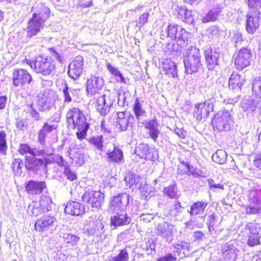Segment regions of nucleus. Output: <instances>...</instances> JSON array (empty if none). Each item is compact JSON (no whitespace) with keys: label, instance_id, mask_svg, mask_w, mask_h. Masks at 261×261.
Returning a JSON list of instances; mask_svg holds the SVG:
<instances>
[{"label":"nucleus","instance_id":"ddd939ff","mask_svg":"<svg viewBox=\"0 0 261 261\" xmlns=\"http://www.w3.org/2000/svg\"><path fill=\"white\" fill-rule=\"evenodd\" d=\"M156 233L165 239L169 243L172 242L173 234L176 231V229L174 225L167 222L157 225L155 228Z\"/></svg>","mask_w":261,"mask_h":261},{"label":"nucleus","instance_id":"b1692460","mask_svg":"<svg viewBox=\"0 0 261 261\" xmlns=\"http://www.w3.org/2000/svg\"><path fill=\"white\" fill-rule=\"evenodd\" d=\"M46 186L45 181L30 180L25 184V188L28 193L34 195L40 194Z\"/></svg>","mask_w":261,"mask_h":261},{"label":"nucleus","instance_id":"dca6fc26","mask_svg":"<svg viewBox=\"0 0 261 261\" xmlns=\"http://www.w3.org/2000/svg\"><path fill=\"white\" fill-rule=\"evenodd\" d=\"M114 96L104 94L97 100L96 109L101 115H107L110 111V108L114 101Z\"/></svg>","mask_w":261,"mask_h":261},{"label":"nucleus","instance_id":"c85d7f7f","mask_svg":"<svg viewBox=\"0 0 261 261\" xmlns=\"http://www.w3.org/2000/svg\"><path fill=\"white\" fill-rule=\"evenodd\" d=\"M93 225L92 228H89L87 225L84 226V233H87L88 235H94L96 234H101L104 231L103 229L104 228V225L101 220H97L94 222H92Z\"/></svg>","mask_w":261,"mask_h":261},{"label":"nucleus","instance_id":"4be33fe9","mask_svg":"<svg viewBox=\"0 0 261 261\" xmlns=\"http://www.w3.org/2000/svg\"><path fill=\"white\" fill-rule=\"evenodd\" d=\"M144 126L147 130V134L149 137L156 142L160 134L159 129V125L156 119L148 120L144 123Z\"/></svg>","mask_w":261,"mask_h":261},{"label":"nucleus","instance_id":"20e7f679","mask_svg":"<svg viewBox=\"0 0 261 261\" xmlns=\"http://www.w3.org/2000/svg\"><path fill=\"white\" fill-rule=\"evenodd\" d=\"M201 54L199 49L193 46H190L184 53V63L186 72L192 74L198 71L201 67Z\"/></svg>","mask_w":261,"mask_h":261},{"label":"nucleus","instance_id":"6e6d98bb","mask_svg":"<svg viewBox=\"0 0 261 261\" xmlns=\"http://www.w3.org/2000/svg\"><path fill=\"white\" fill-rule=\"evenodd\" d=\"M149 13H144L137 20V25L140 28L143 27L147 21Z\"/></svg>","mask_w":261,"mask_h":261},{"label":"nucleus","instance_id":"0eeeda50","mask_svg":"<svg viewBox=\"0 0 261 261\" xmlns=\"http://www.w3.org/2000/svg\"><path fill=\"white\" fill-rule=\"evenodd\" d=\"M104 194L99 191L88 189L82 197V200L91 205L92 207L99 208L104 199Z\"/></svg>","mask_w":261,"mask_h":261},{"label":"nucleus","instance_id":"ea45409f","mask_svg":"<svg viewBox=\"0 0 261 261\" xmlns=\"http://www.w3.org/2000/svg\"><path fill=\"white\" fill-rule=\"evenodd\" d=\"M164 192L171 198H177L179 196L177 186L175 184L165 188Z\"/></svg>","mask_w":261,"mask_h":261},{"label":"nucleus","instance_id":"e2e57ef3","mask_svg":"<svg viewBox=\"0 0 261 261\" xmlns=\"http://www.w3.org/2000/svg\"><path fill=\"white\" fill-rule=\"evenodd\" d=\"M254 165L261 170V152L258 153L254 156Z\"/></svg>","mask_w":261,"mask_h":261},{"label":"nucleus","instance_id":"4c0bfd02","mask_svg":"<svg viewBox=\"0 0 261 261\" xmlns=\"http://www.w3.org/2000/svg\"><path fill=\"white\" fill-rule=\"evenodd\" d=\"M226 153L222 149L217 150L212 156L213 161L220 164H223L225 163L226 161Z\"/></svg>","mask_w":261,"mask_h":261},{"label":"nucleus","instance_id":"864d4df0","mask_svg":"<svg viewBox=\"0 0 261 261\" xmlns=\"http://www.w3.org/2000/svg\"><path fill=\"white\" fill-rule=\"evenodd\" d=\"M208 182V185L211 190L213 191L216 192L218 191V189H221V190H224V186L222 184H216L214 180L212 179H208L207 180Z\"/></svg>","mask_w":261,"mask_h":261},{"label":"nucleus","instance_id":"aec40b11","mask_svg":"<svg viewBox=\"0 0 261 261\" xmlns=\"http://www.w3.org/2000/svg\"><path fill=\"white\" fill-rule=\"evenodd\" d=\"M56 219L49 215H44L38 219L35 224V229L42 232L50 226H56Z\"/></svg>","mask_w":261,"mask_h":261},{"label":"nucleus","instance_id":"58836bf2","mask_svg":"<svg viewBox=\"0 0 261 261\" xmlns=\"http://www.w3.org/2000/svg\"><path fill=\"white\" fill-rule=\"evenodd\" d=\"M246 229L249 231L248 234L261 236L260 225L256 223H248L246 226Z\"/></svg>","mask_w":261,"mask_h":261},{"label":"nucleus","instance_id":"7c9ffc66","mask_svg":"<svg viewBox=\"0 0 261 261\" xmlns=\"http://www.w3.org/2000/svg\"><path fill=\"white\" fill-rule=\"evenodd\" d=\"M131 218L127 216L126 213H117V215L111 218V224L118 226L129 224Z\"/></svg>","mask_w":261,"mask_h":261},{"label":"nucleus","instance_id":"72a5a7b5","mask_svg":"<svg viewBox=\"0 0 261 261\" xmlns=\"http://www.w3.org/2000/svg\"><path fill=\"white\" fill-rule=\"evenodd\" d=\"M140 192L142 197H144L145 200L149 199L155 193V188L146 184L141 186Z\"/></svg>","mask_w":261,"mask_h":261},{"label":"nucleus","instance_id":"de8ad7c7","mask_svg":"<svg viewBox=\"0 0 261 261\" xmlns=\"http://www.w3.org/2000/svg\"><path fill=\"white\" fill-rule=\"evenodd\" d=\"M64 241L67 244H71L72 245H76L80 240L77 236L72 234H66L63 236Z\"/></svg>","mask_w":261,"mask_h":261},{"label":"nucleus","instance_id":"423d86ee","mask_svg":"<svg viewBox=\"0 0 261 261\" xmlns=\"http://www.w3.org/2000/svg\"><path fill=\"white\" fill-rule=\"evenodd\" d=\"M168 36L178 42L182 41L186 43L188 41L190 34L181 26L171 23L168 25Z\"/></svg>","mask_w":261,"mask_h":261},{"label":"nucleus","instance_id":"e433bc0d","mask_svg":"<svg viewBox=\"0 0 261 261\" xmlns=\"http://www.w3.org/2000/svg\"><path fill=\"white\" fill-rule=\"evenodd\" d=\"M133 111L137 119H140L146 114L145 111L142 108L138 98H136L133 106Z\"/></svg>","mask_w":261,"mask_h":261},{"label":"nucleus","instance_id":"a878e982","mask_svg":"<svg viewBox=\"0 0 261 261\" xmlns=\"http://www.w3.org/2000/svg\"><path fill=\"white\" fill-rule=\"evenodd\" d=\"M248 200L250 204L247 211L249 209L250 212H261V203L259 201L257 191L251 190L249 192Z\"/></svg>","mask_w":261,"mask_h":261},{"label":"nucleus","instance_id":"2f4dec72","mask_svg":"<svg viewBox=\"0 0 261 261\" xmlns=\"http://www.w3.org/2000/svg\"><path fill=\"white\" fill-rule=\"evenodd\" d=\"M64 212H85V209L79 202L71 201L67 203Z\"/></svg>","mask_w":261,"mask_h":261},{"label":"nucleus","instance_id":"69168bd1","mask_svg":"<svg viewBox=\"0 0 261 261\" xmlns=\"http://www.w3.org/2000/svg\"><path fill=\"white\" fill-rule=\"evenodd\" d=\"M113 76L115 77V80L117 82L120 83H126V79L123 77L119 70H118L116 74H114Z\"/></svg>","mask_w":261,"mask_h":261},{"label":"nucleus","instance_id":"6e6552de","mask_svg":"<svg viewBox=\"0 0 261 261\" xmlns=\"http://www.w3.org/2000/svg\"><path fill=\"white\" fill-rule=\"evenodd\" d=\"M252 57V54L250 49L242 48L240 49L234 61L236 68L242 70L248 66L250 64Z\"/></svg>","mask_w":261,"mask_h":261},{"label":"nucleus","instance_id":"f3484780","mask_svg":"<svg viewBox=\"0 0 261 261\" xmlns=\"http://www.w3.org/2000/svg\"><path fill=\"white\" fill-rule=\"evenodd\" d=\"M107 161L109 163L118 165L124 162L123 152L118 146L114 145L113 149H109L106 154Z\"/></svg>","mask_w":261,"mask_h":261},{"label":"nucleus","instance_id":"f03ea898","mask_svg":"<svg viewBox=\"0 0 261 261\" xmlns=\"http://www.w3.org/2000/svg\"><path fill=\"white\" fill-rule=\"evenodd\" d=\"M66 119L69 127L77 129V138L80 140L84 139L87 135L89 124L86 121L82 111L76 108H71L66 114Z\"/></svg>","mask_w":261,"mask_h":261},{"label":"nucleus","instance_id":"f257e3e1","mask_svg":"<svg viewBox=\"0 0 261 261\" xmlns=\"http://www.w3.org/2000/svg\"><path fill=\"white\" fill-rule=\"evenodd\" d=\"M51 56L50 57L39 56L36 58L34 63L28 60L26 58L22 62H26L32 68L34 65V70L37 73H40L43 75H48L55 69L56 64L55 60L60 63H62L63 62V57L54 49H51Z\"/></svg>","mask_w":261,"mask_h":261},{"label":"nucleus","instance_id":"49530a36","mask_svg":"<svg viewBox=\"0 0 261 261\" xmlns=\"http://www.w3.org/2000/svg\"><path fill=\"white\" fill-rule=\"evenodd\" d=\"M128 254L126 249L121 250L116 256H111L110 261H127Z\"/></svg>","mask_w":261,"mask_h":261},{"label":"nucleus","instance_id":"a18cd8bd","mask_svg":"<svg viewBox=\"0 0 261 261\" xmlns=\"http://www.w3.org/2000/svg\"><path fill=\"white\" fill-rule=\"evenodd\" d=\"M19 152L22 155L29 153L32 155L37 153V149L32 148L28 144H21L19 145Z\"/></svg>","mask_w":261,"mask_h":261},{"label":"nucleus","instance_id":"338daca9","mask_svg":"<svg viewBox=\"0 0 261 261\" xmlns=\"http://www.w3.org/2000/svg\"><path fill=\"white\" fill-rule=\"evenodd\" d=\"M215 224V216L213 213L210 217L207 222V226L210 231L214 230V226Z\"/></svg>","mask_w":261,"mask_h":261},{"label":"nucleus","instance_id":"c756f323","mask_svg":"<svg viewBox=\"0 0 261 261\" xmlns=\"http://www.w3.org/2000/svg\"><path fill=\"white\" fill-rule=\"evenodd\" d=\"M163 70L166 74L173 77H176L178 76L175 64L169 59H166L163 62Z\"/></svg>","mask_w":261,"mask_h":261},{"label":"nucleus","instance_id":"8fccbe9b","mask_svg":"<svg viewBox=\"0 0 261 261\" xmlns=\"http://www.w3.org/2000/svg\"><path fill=\"white\" fill-rule=\"evenodd\" d=\"M89 142L94 145L95 147L99 150L101 151L102 149V137L101 136H97L96 137H92L90 140Z\"/></svg>","mask_w":261,"mask_h":261},{"label":"nucleus","instance_id":"5701e85b","mask_svg":"<svg viewBox=\"0 0 261 261\" xmlns=\"http://www.w3.org/2000/svg\"><path fill=\"white\" fill-rule=\"evenodd\" d=\"M245 81V80L244 76L240 75L237 72H233L229 78V88L233 90L234 92L239 93Z\"/></svg>","mask_w":261,"mask_h":261},{"label":"nucleus","instance_id":"0e129e2a","mask_svg":"<svg viewBox=\"0 0 261 261\" xmlns=\"http://www.w3.org/2000/svg\"><path fill=\"white\" fill-rule=\"evenodd\" d=\"M113 76L115 77V80L117 82L120 83H126V79L123 77L119 70H118L116 74H114Z\"/></svg>","mask_w":261,"mask_h":261},{"label":"nucleus","instance_id":"680f3d73","mask_svg":"<svg viewBox=\"0 0 261 261\" xmlns=\"http://www.w3.org/2000/svg\"><path fill=\"white\" fill-rule=\"evenodd\" d=\"M177 259V257L171 253H168L164 256L159 258L158 261H173Z\"/></svg>","mask_w":261,"mask_h":261},{"label":"nucleus","instance_id":"4468645a","mask_svg":"<svg viewBox=\"0 0 261 261\" xmlns=\"http://www.w3.org/2000/svg\"><path fill=\"white\" fill-rule=\"evenodd\" d=\"M83 58L82 56H77L70 63L68 68V74L73 80L79 78L83 70Z\"/></svg>","mask_w":261,"mask_h":261},{"label":"nucleus","instance_id":"13d9d810","mask_svg":"<svg viewBox=\"0 0 261 261\" xmlns=\"http://www.w3.org/2000/svg\"><path fill=\"white\" fill-rule=\"evenodd\" d=\"M64 174L67 178L71 181H73L76 178L75 174L71 172L68 167L65 168Z\"/></svg>","mask_w":261,"mask_h":261},{"label":"nucleus","instance_id":"09e8293b","mask_svg":"<svg viewBox=\"0 0 261 261\" xmlns=\"http://www.w3.org/2000/svg\"><path fill=\"white\" fill-rule=\"evenodd\" d=\"M207 205V202L198 201L194 203L191 207V210L194 212H203Z\"/></svg>","mask_w":261,"mask_h":261},{"label":"nucleus","instance_id":"1a4fd4ad","mask_svg":"<svg viewBox=\"0 0 261 261\" xmlns=\"http://www.w3.org/2000/svg\"><path fill=\"white\" fill-rule=\"evenodd\" d=\"M129 195L126 193L114 196L110 201V210L112 211H125L129 203Z\"/></svg>","mask_w":261,"mask_h":261},{"label":"nucleus","instance_id":"cd10ccee","mask_svg":"<svg viewBox=\"0 0 261 261\" xmlns=\"http://www.w3.org/2000/svg\"><path fill=\"white\" fill-rule=\"evenodd\" d=\"M43 164V160L37 159L34 156L31 158L27 157L25 167L27 170L35 172L40 169Z\"/></svg>","mask_w":261,"mask_h":261},{"label":"nucleus","instance_id":"f704fd0d","mask_svg":"<svg viewBox=\"0 0 261 261\" xmlns=\"http://www.w3.org/2000/svg\"><path fill=\"white\" fill-rule=\"evenodd\" d=\"M135 154L140 158L146 159L149 154V147L147 144H139L135 149Z\"/></svg>","mask_w":261,"mask_h":261},{"label":"nucleus","instance_id":"9b49d317","mask_svg":"<svg viewBox=\"0 0 261 261\" xmlns=\"http://www.w3.org/2000/svg\"><path fill=\"white\" fill-rule=\"evenodd\" d=\"M12 79L14 86L21 87L30 84L32 81V76L25 69H16L13 72Z\"/></svg>","mask_w":261,"mask_h":261},{"label":"nucleus","instance_id":"bb28decb","mask_svg":"<svg viewBox=\"0 0 261 261\" xmlns=\"http://www.w3.org/2000/svg\"><path fill=\"white\" fill-rule=\"evenodd\" d=\"M59 100H54L46 97L40 98L38 101V109L41 111H46L51 110L54 107L56 109L55 105L59 103Z\"/></svg>","mask_w":261,"mask_h":261},{"label":"nucleus","instance_id":"6ab92c4d","mask_svg":"<svg viewBox=\"0 0 261 261\" xmlns=\"http://www.w3.org/2000/svg\"><path fill=\"white\" fill-rule=\"evenodd\" d=\"M221 53L219 48H209L205 50V58L210 70H213L218 64Z\"/></svg>","mask_w":261,"mask_h":261},{"label":"nucleus","instance_id":"3c124183","mask_svg":"<svg viewBox=\"0 0 261 261\" xmlns=\"http://www.w3.org/2000/svg\"><path fill=\"white\" fill-rule=\"evenodd\" d=\"M72 89H69L67 84H65V87L63 89V97L65 102L69 103L72 101L71 93H72Z\"/></svg>","mask_w":261,"mask_h":261},{"label":"nucleus","instance_id":"c03bdc74","mask_svg":"<svg viewBox=\"0 0 261 261\" xmlns=\"http://www.w3.org/2000/svg\"><path fill=\"white\" fill-rule=\"evenodd\" d=\"M242 107L246 111L253 112L256 109L255 102L251 99L244 100L241 103Z\"/></svg>","mask_w":261,"mask_h":261},{"label":"nucleus","instance_id":"a19ab883","mask_svg":"<svg viewBox=\"0 0 261 261\" xmlns=\"http://www.w3.org/2000/svg\"><path fill=\"white\" fill-rule=\"evenodd\" d=\"M252 90L254 95L257 97L261 98V77L254 79Z\"/></svg>","mask_w":261,"mask_h":261},{"label":"nucleus","instance_id":"bf43d9fd","mask_svg":"<svg viewBox=\"0 0 261 261\" xmlns=\"http://www.w3.org/2000/svg\"><path fill=\"white\" fill-rule=\"evenodd\" d=\"M191 11L187 10L184 15V19L182 21H186L188 23H192L194 21V16L192 15Z\"/></svg>","mask_w":261,"mask_h":261},{"label":"nucleus","instance_id":"c9c22d12","mask_svg":"<svg viewBox=\"0 0 261 261\" xmlns=\"http://www.w3.org/2000/svg\"><path fill=\"white\" fill-rule=\"evenodd\" d=\"M124 180L126 186L133 190L139 182L140 178L136 174H128L125 176Z\"/></svg>","mask_w":261,"mask_h":261},{"label":"nucleus","instance_id":"79ce46f5","mask_svg":"<svg viewBox=\"0 0 261 261\" xmlns=\"http://www.w3.org/2000/svg\"><path fill=\"white\" fill-rule=\"evenodd\" d=\"M22 161L20 159H15L12 164V168L15 175H20L22 173Z\"/></svg>","mask_w":261,"mask_h":261},{"label":"nucleus","instance_id":"a211bd4d","mask_svg":"<svg viewBox=\"0 0 261 261\" xmlns=\"http://www.w3.org/2000/svg\"><path fill=\"white\" fill-rule=\"evenodd\" d=\"M259 12L258 10H255L253 12L250 10L247 16L246 28L247 31L250 34L254 33L259 25Z\"/></svg>","mask_w":261,"mask_h":261},{"label":"nucleus","instance_id":"473e14b6","mask_svg":"<svg viewBox=\"0 0 261 261\" xmlns=\"http://www.w3.org/2000/svg\"><path fill=\"white\" fill-rule=\"evenodd\" d=\"M220 8L217 7L214 8L211 10L207 14H206L202 18V22L206 23L211 21H214L217 19V17L221 12Z\"/></svg>","mask_w":261,"mask_h":261},{"label":"nucleus","instance_id":"f8f14e48","mask_svg":"<svg viewBox=\"0 0 261 261\" xmlns=\"http://www.w3.org/2000/svg\"><path fill=\"white\" fill-rule=\"evenodd\" d=\"M135 119L133 115L128 111L117 113V124L121 131H126L132 128L134 123Z\"/></svg>","mask_w":261,"mask_h":261},{"label":"nucleus","instance_id":"39448f33","mask_svg":"<svg viewBox=\"0 0 261 261\" xmlns=\"http://www.w3.org/2000/svg\"><path fill=\"white\" fill-rule=\"evenodd\" d=\"M232 121L231 114L227 110L218 112L214 116L212 123L214 127L220 131H226L230 129Z\"/></svg>","mask_w":261,"mask_h":261},{"label":"nucleus","instance_id":"603ef678","mask_svg":"<svg viewBox=\"0 0 261 261\" xmlns=\"http://www.w3.org/2000/svg\"><path fill=\"white\" fill-rule=\"evenodd\" d=\"M248 239L247 240V243L248 246L250 247H253L259 244V239L261 237V236H257V234L252 235L248 234Z\"/></svg>","mask_w":261,"mask_h":261},{"label":"nucleus","instance_id":"9d476101","mask_svg":"<svg viewBox=\"0 0 261 261\" xmlns=\"http://www.w3.org/2000/svg\"><path fill=\"white\" fill-rule=\"evenodd\" d=\"M213 110V100L211 99L206 100L204 102L196 104L194 115L197 120L200 121L202 118L207 117L210 112Z\"/></svg>","mask_w":261,"mask_h":261},{"label":"nucleus","instance_id":"5fc2aeb1","mask_svg":"<svg viewBox=\"0 0 261 261\" xmlns=\"http://www.w3.org/2000/svg\"><path fill=\"white\" fill-rule=\"evenodd\" d=\"M186 10L187 9L185 7H180L177 6L175 8L174 13L178 19L183 20Z\"/></svg>","mask_w":261,"mask_h":261},{"label":"nucleus","instance_id":"052dcab7","mask_svg":"<svg viewBox=\"0 0 261 261\" xmlns=\"http://www.w3.org/2000/svg\"><path fill=\"white\" fill-rule=\"evenodd\" d=\"M47 134L44 132V129H41L38 133V140L40 144H44L45 143V139Z\"/></svg>","mask_w":261,"mask_h":261},{"label":"nucleus","instance_id":"412c9836","mask_svg":"<svg viewBox=\"0 0 261 261\" xmlns=\"http://www.w3.org/2000/svg\"><path fill=\"white\" fill-rule=\"evenodd\" d=\"M173 255L184 258L190 252V244L184 241H179L172 245Z\"/></svg>","mask_w":261,"mask_h":261},{"label":"nucleus","instance_id":"4d7b16f0","mask_svg":"<svg viewBox=\"0 0 261 261\" xmlns=\"http://www.w3.org/2000/svg\"><path fill=\"white\" fill-rule=\"evenodd\" d=\"M232 38L236 46L240 45L243 41L242 35L239 31H236L232 33Z\"/></svg>","mask_w":261,"mask_h":261},{"label":"nucleus","instance_id":"7ed1b4c3","mask_svg":"<svg viewBox=\"0 0 261 261\" xmlns=\"http://www.w3.org/2000/svg\"><path fill=\"white\" fill-rule=\"evenodd\" d=\"M50 10L47 7L40 5L38 11L33 14L25 29L27 37L31 38L37 35L43 28L44 22L49 18Z\"/></svg>","mask_w":261,"mask_h":261},{"label":"nucleus","instance_id":"774afa93","mask_svg":"<svg viewBox=\"0 0 261 261\" xmlns=\"http://www.w3.org/2000/svg\"><path fill=\"white\" fill-rule=\"evenodd\" d=\"M106 67L110 73L112 75L116 74V72L119 70L117 67L112 65L109 62L106 63Z\"/></svg>","mask_w":261,"mask_h":261},{"label":"nucleus","instance_id":"37998d69","mask_svg":"<svg viewBox=\"0 0 261 261\" xmlns=\"http://www.w3.org/2000/svg\"><path fill=\"white\" fill-rule=\"evenodd\" d=\"M8 149L6 134L5 131L0 132V153L5 154Z\"/></svg>","mask_w":261,"mask_h":261},{"label":"nucleus","instance_id":"2eb2a0df","mask_svg":"<svg viewBox=\"0 0 261 261\" xmlns=\"http://www.w3.org/2000/svg\"><path fill=\"white\" fill-rule=\"evenodd\" d=\"M86 85L88 93L92 95L98 93L101 90L104 85V81L100 76L91 75L88 79Z\"/></svg>","mask_w":261,"mask_h":261},{"label":"nucleus","instance_id":"393cba45","mask_svg":"<svg viewBox=\"0 0 261 261\" xmlns=\"http://www.w3.org/2000/svg\"><path fill=\"white\" fill-rule=\"evenodd\" d=\"M223 256L226 261H235L239 250L232 243H226L222 247Z\"/></svg>","mask_w":261,"mask_h":261}]
</instances>
